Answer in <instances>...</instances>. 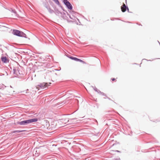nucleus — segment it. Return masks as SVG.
Masks as SVG:
<instances>
[{
    "instance_id": "1",
    "label": "nucleus",
    "mask_w": 160,
    "mask_h": 160,
    "mask_svg": "<svg viewBox=\"0 0 160 160\" xmlns=\"http://www.w3.org/2000/svg\"><path fill=\"white\" fill-rule=\"evenodd\" d=\"M38 121L37 118H33L21 122H17L18 124L21 125H26L28 124L34 122H36Z\"/></svg>"
},
{
    "instance_id": "2",
    "label": "nucleus",
    "mask_w": 160,
    "mask_h": 160,
    "mask_svg": "<svg viewBox=\"0 0 160 160\" xmlns=\"http://www.w3.org/2000/svg\"><path fill=\"white\" fill-rule=\"evenodd\" d=\"M51 152H55L58 148L57 147V143L53 141H51Z\"/></svg>"
},
{
    "instance_id": "3",
    "label": "nucleus",
    "mask_w": 160,
    "mask_h": 160,
    "mask_svg": "<svg viewBox=\"0 0 160 160\" xmlns=\"http://www.w3.org/2000/svg\"><path fill=\"white\" fill-rule=\"evenodd\" d=\"M57 121L56 120L53 121L51 118V130H56L58 128L57 125Z\"/></svg>"
},
{
    "instance_id": "4",
    "label": "nucleus",
    "mask_w": 160,
    "mask_h": 160,
    "mask_svg": "<svg viewBox=\"0 0 160 160\" xmlns=\"http://www.w3.org/2000/svg\"><path fill=\"white\" fill-rule=\"evenodd\" d=\"M13 34L16 35L19 37H24L26 38V35L25 34L22 32L17 30H13Z\"/></svg>"
},
{
    "instance_id": "5",
    "label": "nucleus",
    "mask_w": 160,
    "mask_h": 160,
    "mask_svg": "<svg viewBox=\"0 0 160 160\" xmlns=\"http://www.w3.org/2000/svg\"><path fill=\"white\" fill-rule=\"evenodd\" d=\"M66 56L67 57L71 59V60H73L77 62H81L83 64L86 63L85 61H83V60L81 59H79L76 57H73L69 54H67V55H66Z\"/></svg>"
},
{
    "instance_id": "6",
    "label": "nucleus",
    "mask_w": 160,
    "mask_h": 160,
    "mask_svg": "<svg viewBox=\"0 0 160 160\" xmlns=\"http://www.w3.org/2000/svg\"><path fill=\"white\" fill-rule=\"evenodd\" d=\"M62 2L68 10H72L73 7L71 3L68 0H63Z\"/></svg>"
},
{
    "instance_id": "7",
    "label": "nucleus",
    "mask_w": 160,
    "mask_h": 160,
    "mask_svg": "<svg viewBox=\"0 0 160 160\" xmlns=\"http://www.w3.org/2000/svg\"><path fill=\"white\" fill-rule=\"evenodd\" d=\"M47 87V83H43L38 86L37 87V88L39 89V88L41 89H46Z\"/></svg>"
},
{
    "instance_id": "8",
    "label": "nucleus",
    "mask_w": 160,
    "mask_h": 160,
    "mask_svg": "<svg viewBox=\"0 0 160 160\" xmlns=\"http://www.w3.org/2000/svg\"><path fill=\"white\" fill-rule=\"evenodd\" d=\"M66 20H67V22L68 23H75L77 25H81V23H79L78 22L77 20H70L69 19H68H68H66Z\"/></svg>"
},
{
    "instance_id": "9",
    "label": "nucleus",
    "mask_w": 160,
    "mask_h": 160,
    "mask_svg": "<svg viewBox=\"0 0 160 160\" xmlns=\"http://www.w3.org/2000/svg\"><path fill=\"white\" fill-rule=\"evenodd\" d=\"M61 17L64 20L68 19V17L66 16V13L64 12H61Z\"/></svg>"
},
{
    "instance_id": "10",
    "label": "nucleus",
    "mask_w": 160,
    "mask_h": 160,
    "mask_svg": "<svg viewBox=\"0 0 160 160\" xmlns=\"http://www.w3.org/2000/svg\"><path fill=\"white\" fill-rule=\"evenodd\" d=\"M8 28L6 27L3 26H1L0 27V31H4L8 30Z\"/></svg>"
},
{
    "instance_id": "11",
    "label": "nucleus",
    "mask_w": 160,
    "mask_h": 160,
    "mask_svg": "<svg viewBox=\"0 0 160 160\" xmlns=\"http://www.w3.org/2000/svg\"><path fill=\"white\" fill-rule=\"evenodd\" d=\"M69 12L71 15L75 16L78 14L77 12L74 11L72 9V10H68Z\"/></svg>"
},
{
    "instance_id": "12",
    "label": "nucleus",
    "mask_w": 160,
    "mask_h": 160,
    "mask_svg": "<svg viewBox=\"0 0 160 160\" xmlns=\"http://www.w3.org/2000/svg\"><path fill=\"white\" fill-rule=\"evenodd\" d=\"M51 99H52L51 100V102H53L55 100H56L58 98H55V96H54L52 94H51Z\"/></svg>"
},
{
    "instance_id": "13",
    "label": "nucleus",
    "mask_w": 160,
    "mask_h": 160,
    "mask_svg": "<svg viewBox=\"0 0 160 160\" xmlns=\"http://www.w3.org/2000/svg\"><path fill=\"white\" fill-rule=\"evenodd\" d=\"M71 17H72V19H71L72 20H77L78 22H79V23H81V22H80V21H79V20L78 19L76 16H73V15H71Z\"/></svg>"
},
{
    "instance_id": "14",
    "label": "nucleus",
    "mask_w": 160,
    "mask_h": 160,
    "mask_svg": "<svg viewBox=\"0 0 160 160\" xmlns=\"http://www.w3.org/2000/svg\"><path fill=\"white\" fill-rule=\"evenodd\" d=\"M2 61L5 63H6L8 62V60L6 57H2L1 58Z\"/></svg>"
},
{
    "instance_id": "15",
    "label": "nucleus",
    "mask_w": 160,
    "mask_h": 160,
    "mask_svg": "<svg viewBox=\"0 0 160 160\" xmlns=\"http://www.w3.org/2000/svg\"><path fill=\"white\" fill-rule=\"evenodd\" d=\"M124 8H125V9L123 10V12H125L127 10V11L128 12H129V8H128V6L125 5V7Z\"/></svg>"
},
{
    "instance_id": "16",
    "label": "nucleus",
    "mask_w": 160,
    "mask_h": 160,
    "mask_svg": "<svg viewBox=\"0 0 160 160\" xmlns=\"http://www.w3.org/2000/svg\"><path fill=\"white\" fill-rule=\"evenodd\" d=\"M55 3L58 5H60V3L58 0H52Z\"/></svg>"
},
{
    "instance_id": "17",
    "label": "nucleus",
    "mask_w": 160,
    "mask_h": 160,
    "mask_svg": "<svg viewBox=\"0 0 160 160\" xmlns=\"http://www.w3.org/2000/svg\"><path fill=\"white\" fill-rule=\"evenodd\" d=\"M93 89L94 91H95L96 92H97L98 93H99V92H100V91L96 87H95L93 88Z\"/></svg>"
},
{
    "instance_id": "18",
    "label": "nucleus",
    "mask_w": 160,
    "mask_h": 160,
    "mask_svg": "<svg viewBox=\"0 0 160 160\" xmlns=\"http://www.w3.org/2000/svg\"><path fill=\"white\" fill-rule=\"evenodd\" d=\"M55 12V13L57 15H58L59 14H61V12L59 11L58 10H57Z\"/></svg>"
},
{
    "instance_id": "19",
    "label": "nucleus",
    "mask_w": 160,
    "mask_h": 160,
    "mask_svg": "<svg viewBox=\"0 0 160 160\" xmlns=\"http://www.w3.org/2000/svg\"><path fill=\"white\" fill-rule=\"evenodd\" d=\"M99 94L101 95L104 96L105 97H107V95L105 93H104L103 92H101V91H100V92H99Z\"/></svg>"
},
{
    "instance_id": "20",
    "label": "nucleus",
    "mask_w": 160,
    "mask_h": 160,
    "mask_svg": "<svg viewBox=\"0 0 160 160\" xmlns=\"http://www.w3.org/2000/svg\"><path fill=\"white\" fill-rule=\"evenodd\" d=\"M124 5H122L121 7V11H122L123 12V10L125 9V8H124V7H125V4H123Z\"/></svg>"
},
{
    "instance_id": "21",
    "label": "nucleus",
    "mask_w": 160,
    "mask_h": 160,
    "mask_svg": "<svg viewBox=\"0 0 160 160\" xmlns=\"http://www.w3.org/2000/svg\"><path fill=\"white\" fill-rule=\"evenodd\" d=\"M60 7L62 10L64 11V12H66V10H65L64 8H63V7L61 5V4H60V5H58Z\"/></svg>"
},
{
    "instance_id": "22",
    "label": "nucleus",
    "mask_w": 160,
    "mask_h": 160,
    "mask_svg": "<svg viewBox=\"0 0 160 160\" xmlns=\"http://www.w3.org/2000/svg\"><path fill=\"white\" fill-rule=\"evenodd\" d=\"M106 98H104V99H105L106 98H108L109 100H110V101H112L114 103H116V104H117L115 102H114L110 98H109V97H108L107 96V97H106Z\"/></svg>"
},
{
    "instance_id": "23",
    "label": "nucleus",
    "mask_w": 160,
    "mask_h": 160,
    "mask_svg": "<svg viewBox=\"0 0 160 160\" xmlns=\"http://www.w3.org/2000/svg\"><path fill=\"white\" fill-rule=\"evenodd\" d=\"M53 131H51V135H52L54 134L55 132H56L57 130H53Z\"/></svg>"
},
{
    "instance_id": "24",
    "label": "nucleus",
    "mask_w": 160,
    "mask_h": 160,
    "mask_svg": "<svg viewBox=\"0 0 160 160\" xmlns=\"http://www.w3.org/2000/svg\"><path fill=\"white\" fill-rule=\"evenodd\" d=\"M151 121H152V122H160V118L158 119H157L156 121H152V120H151Z\"/></svg>"
},
{
    "instance_id": "25",
    "label": "nucleus",
    "mask_w": 160,
    "mask_h": 160,
    "mask_svg": "<svg viewBox=\"0 0 160 160\" xmlns=\"http://www.w3.org/2000/svg\"><path fill=\"white\" fill-rule=\"evenodd\" d=\"M51 45H55V44L54 42L51 39Z\"/></svg>"
},
{
    "instance_id": "26",
    "label": "nucleus",
    "mask_w": 160,
    "mask_h": 160,
    "mask_svg": "<svg viewBox=\"0 0 160 160\" xmlns=\"http://www.w3.org/2000/svg\"><path fill=\"white\" fill-rule=\"evenodd\" d=\"M24 131H25V130H21V131L17 130V131H14L13 132H23Z\"/></svg>"
},
{
    "instance_id": "27",
    "label": "nucleus",
    "mask_w": 160,
    "mask_h": 160,
    "mask_svg": "<svg viewBox=\"0 0 160 160\" xmlns=\"http://www.w3.org/2000/svg\"><path fill=\"white\" fill-rule=\"evenodd\" d=\"M66 101H63L62 102H61L60 103H59V104H58V105H59L61 104H64L66 103Z\"/></svg>"
},
{
    "instance_id": "28",
    "label": "nucleus",
    "mask_w": 160,
    "mask_h": 160,
    "mask_svg": "<svg viewBox=\"0 0 160 160\" xmlns=\"http://www.w3.org/2000/svg\"><path fill=\"white\" fill-rule=\"evenodd\" d=\"M111 80L112 81H114L116 79L114 78H111Z\"/></svg>"
},
{
    "instance_id": "29",
    "label": "nucleus",
    "mask_w": 160,
    "mask_h": 160,
    "mask_svg": "<svg viewBox=\"0 0 160 160\" xmlns=\"http://www.w3.org/2000/svg\"><path fill=\"white\" fill-rule=\"evenodd\" d=\"M54 12L56 11L57 10H58V8H57L56 7H55L54 8Z\"/></svg>"
},
{
    "instance_id": "30",
    "label": "nucleus",
    "mask_w": 160,
    "mask_h": 160,
    "mask_svg": "<svg viewBox=\"0 0 160 160\" xmlns=\"http://www.w3.org/2000/svg\"><path fill=\"white\" fill-rule=\"evenodd\" d=\"M115 151L118 152H121L120 151L118 150H116Z\"/></svg>"
},
{
    "instance_id": "31",
    "label": "nucleus",
    "mask_w": 160,
    "mask_h": 160,
    "mask_svg": "<svg viewBox=\"0 0 160 160\" xmlns=\"http://www.w3.org/2000/svg\"><path fill=\"white\" fill-rule=\"evenodd\" d=\"M146 60L147 61H151V60H147V59H142V61L143 60Z\"/></svg>"
},
{
    "instance_id": "32",
    "label": "nucleus",
    "mask_w": 160,
    "mask_h": 160,
    "mask_svg": "<svg viewBox=\"0 0 160 160\" xmlns=\"http://www.w3.org/2000/svg\"><path fill=\"white\" fill-rule=\"evenodd\" d=\"M52 36H54V35L52 33H51V36H50L51 38L52 37Z\"/></svg>"
},
{
    "instance_id": "33",
    "label": "nucleus",
    "mask_w": 160,
    "mask_h": 160,
    "mask_svg": "<svg viewBox=\"0 0 160 160\" xmlns=\"http://www.w3.org/2000/svg\"><path fill=\"white\" fill-rule=\"evenodd\" d=\"M69 18H70V19H72V17H71V15H70V14H69V15H68Z\"/></svg>"
},
{
    "instance_id": "34",
    "label": "nucleus",
    "mask_w": 160,
    "mask_h": 160,
    "mask_svg": "<svg viewBox=\"0 0 160 160\" xmlns=\"http://www.w3.org/2000/svg\"><path fill=\"white\" fill-rule=\"evenodd\" d=\"M54 12V11L53 10H52V9H51V13H52V12Z\"/></svg>"
},
{
    "instance_id": "35",
    "label": "nucleus",
    "mask_w": 160,
    "mask_h": 160,
    "mask_svg": "<svg viewBox=\"0 0 160 160\" xmlns=\"http://www.w3.org/2000/svg\"><path fill=\"white\" fill-rule=\"evenodd\" d=\"M76 119V118L72 119H71L72 120V121L73 122L74 121L73 120Z\"/></svg>"
},
{
    "instance_id": "36",
    "label": "nucleus",
    "mask_w": 160,
    "mask_h": 160,
    "mask_svg": "<svg viewBox=\"0 0 160 160\" xmlns=\"http://www.w3.org/2000/svg\"><path fill=\"white\" fill-rule=\"evenodd\" d=\"M51 160H55V159L51 157Z\"/></svg>"
},
{
    "instance_id": "37",
    "label": "nucleus",
    "mask_w": 160,
    "mask_h": 160,
    "mask_svg": "<svg viewBox=\"0 0 160 160\" xmlns=\"http://www.w3.org/2000/svg\"><path fill=\"white\" fill-rule=\"evenodd\" d=\"M66 12V13H67V14L68 15H69V14L67 12V11H66V12Z\"/></svg>"
},
{
    "instance_id": "38",
    "label": "nucleus",
    "mask_w": 160,
    "mask_h": 160,
    "mask_svg": "<svg viewBox=\"0 0 160 160\" xmlns=\"http://www.w3.org/2000/svg\"><path fill=\"white\" fill-rule=\"evenodd\" d=\"M53 70V71L54 72V71H58V70L57 69H55L54 70Z\"/></svg>"
},
{
    "instance_id": "39",
    "label": "nucleus",
    "mask_w": 160,
    "mask_h": 160,
    "mask_svg": "<svg viewBox=\"0 0 160 160\" xmlns=\"http://www.w3.org/2000/svg\"><path fill=\"white\" fill-rule=\"evenodd\" d=\"M50 4H51V5H52V4H53L52 2H51Z\"/></svg>"
},
{
    "instance_id": "40",
    "label": "nucleus",
    "mask_w": 160,
    "mask_h": 160,
    "mask_svg": "<svg viewBox=\"0 0 160 160\" xmlns=\"http://www.w3.org/2000/svg\"><path fill=\"white\" fill-rule=\"evenodd\" d=\"M108 112H111V111H108Z\"/></svg>"
},
{
    "instance_id": "41",
    "label": "nucleus",
    "mask_w": 160,
    "mask_h": 160,
    "mask_svg": "<svg viewBox=\"0 0 160 160\" xmlns=\"http://www.w3.org/2000/svg\"><path fill=\"white\" fill-rule=\"evenodd\" d=\"M50 57L52 58V55H51V56H50Z\"/></svg>"
},
{
    "instance_id": "42",
    "label": "nucleus",
    "mask_w": 160,
    "mask_h": 160,
    "mask_svg": "<svg viewBox=\"0 0 160 160\" xmlns=\"http://www.w3.org/2000/svg\"><path fill=\"white\" fill-rule=\"evenodd\" d=\"M115 19L117 20H119L118 18H115Z\"/></svg>"
},
{
    "instance_id": "43",
    "label": "nucleus",
    "mask_w": 160,
    "mask_h": 160,
    "mask_svg": "<svg viewBox=\"0 0 160 160\" xmlns=\"http://www.w3.org/2000/svg\"><path fill=\"white\" fill-rule=\"evenodd\" d=\"M138 25H141V26H142V25H141V24H139Z\"/></svg>"
},
{
    "instance_id": "44",
    "label": "nucleus",
    "mask_w": 160,
    "mask_h": 160,
    "mask_svg": "<svg viewBox=\"0 0 160 160\" xmlns=\"http://www.w3.org/2000/svg\"><path fill=\"white\" fill-rule=\"evenodd\" d=\"M128 22V23H130V22H129V21L128 22Z\"/></svg>"
},
{
    "instance_id": "45",
    "label": "nucleus",
    "mask_w": 160,
    "mask_h": 160,
    "mask_svg": "<svg viewBox=\"0 0 160 160\" xmlns=\"http://www.w3.org/2000/svg\"><path fill=\"white\" fill-rule=\"evenodd\" d=\"M52 67H53V66H52L51 67H50V68H52Z\"/></svg>"
},
{
    "instance_id": "46",
    "label": "nucleus",
    "mask_w": 160,
    "mask_h": 160,
    "mask_svg": "<svg viewBox=\"0 0 160 160\" xmlns=\"http://www.w3.org/2000/svg\"><path fill=\"white\" fill-rule=\"evenodd\" d=\"M134 64H137L136 63H135Z\"/></svg>"
},
{
    "instance_id": "47",
    "label": "nucleus",
    "mask_w": 160,
    "mask_h": 160,
    "mask_svg": "<svg viewBox=\"0 0 160 160\" xmlns=\"http://www.w3.org/2000/svg\"><path fill=\"white\" fill-rule=\"evenodd\" d=\"M111 20H113L112 19H111Z\"/></svg>"
},
{
    "instance_id": "48",
    "label": "nucleus",
    "mask_w": 160,
    "mask_h": 160,
    "mask_svg": "<svg viewBox=\"0 0 160 160\" xmlns=\"http://www.w3.org/2000/svg\"><path fill=\"white\" fill-rule=\"evenodd\" d=\"M51 81H52L53 82V80H51Z\"/></svg>"
},
{
    "instance_id": "49",
    "label": "nucleus",
    "mask_w": 160,
    "mask_h": 160,
    "mask_svg": "<svg viewBox=\"0 0 160 160\" xmlns=\"http://www.w3.org/2000/svg\"><path fill=\"white\" fill-rule=\"evenodd\" d=\"M114 144H113V146H114Z\"/></svg>"
},
{
    "instance_id": "50",
    "label": "nucleus",
    "mask_w": 160,
    "mask_h": 160,
    "mask_svg": "<svg viewBox=\"0 0 160 160\" xmlns=\"http://www.w3.org/2000/svg\"><path fill=\"white\" fill-rule=\"evenodd\" d=\"M126 2H127L126 0Z\"/></svg>"
}]
</instances>
